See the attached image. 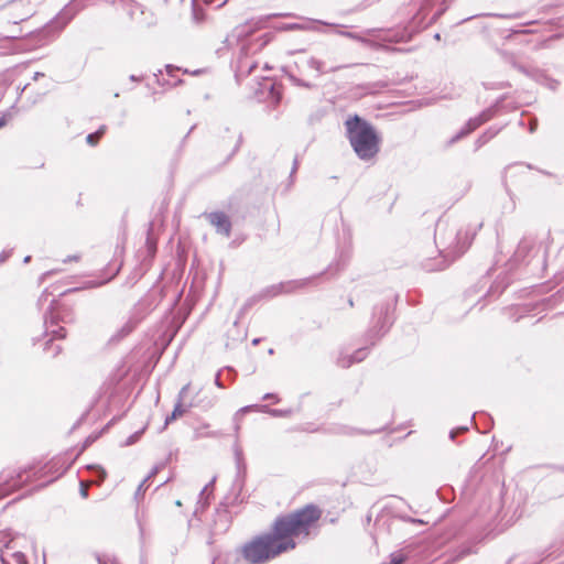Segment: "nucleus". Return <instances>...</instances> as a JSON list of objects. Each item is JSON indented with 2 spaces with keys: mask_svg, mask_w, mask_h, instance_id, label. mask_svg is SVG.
<instances>
[{
  "mask_svg": "<svg viewBox=\"0 0 564 564\" xmlns=\"http://www.w3.org/2000/svg\"><path fill=\"white\" fill-rule=\"evenodd\" d=\"M319 510L307 506L275 521L273 532L252 539L240 550L242 557L252 564L265 563L281 553L293 550L295 538L306 536L318 520Z\"/></svg>",
  "mask_w": 564,
  "mask_h": 564,
  "instance_id": "f257e3e1",
  "label": "nucleus"
},
{
  "mask_svg": "<svg viewBox=\"0 0 564 564\" xmlns=\"http://www.w3.org/2000/svg\"><path fill=\"white\" fill-rule=\"evenodd\" d=\"M348 138L361 160L372 159L379 151V138L373 128L355 116L346 121Z\"/></svg>",
  "mask_w": 564,
  "mask_h": 564,
  "instance_id": "f03ea898",
  "label": "nucleus"
},
{
  "mask_svg": "<svg viewBox=\"0 0 564 564\" xmlns=\"http://www.w3.org/2000/svg\"><path fill=\"white\" fill-rule=\"evenodd\" d=\"M250 411H259V412H264V413H268L272 416H275V417H279V416H289L291 415L292 411L291 410H280V409H270L268 405H247V406H243L241 409H239L235 416H234V420L236 422V431L239 430L240 427V421L242 419V415L245 413H248Z\"/></svg>",
  "mask_w": 564,
  "mask_h": 564,
  "instance_id": "7ed1b4c3",
  "label": "nucleus"
},
{
  "mask_svg": "<svg viewBox=\"0 0 564 564\" xmlns=\"http://www.w3.org/2000/svg\"><path fill=\"white\" fill-rule=\"evenodd\" d=\"M18 543L11 540L6 544L4 550L0 554L3 564H28L25 554L17 549Z\"/></svg>",
  "mask_w": 564,
  "mask_h": 564,
  "instance_id": "20e7f679",
  "label": "nucleus"
},
{
  "mask_svg": "<svg viewBox=\"0 0 564 564\" xmlns=\"http://www.w3.org/2000/svg\"><path fill=\"white\" fill-rule=\"evenodd\" d=\"M208 220L218 232L229 236L231 225L229 218L224 213H212L208 215Z\"/></svg>",
  "mask_w": 564,
  "mask_h": 564,
  "instance_id": "39448f33",
  "label": "nucleus"
},
{
  "mask_svg": "<svg viewBox=\"0 0 564 564\" xmlns=\"http://www.w3.org/2000/svg\"><path fill=\"white\" fill-rule=\"evenodd\" d=\"M300 70H314L317 75L323 73V62L313 56H301L295 62Z\"/></svg>",
  "mask_w": 564,
  "mask_h": 564,
  "instance_id": "423d86ee",
  "label": "nucleus"
},
{
  "mask_svg": "<svg viewBox=\"0 0 564 564\" xmlns=\"http://www.w3.org/2000/svg\"><path fill=\"white\" fill-rule=\"evenodd\" d=\"M485 121V119L482 118H474V119H470L467 123H466V127L464 129H462V131L457 134V137L455 138V140L464 137V135H467L468 133H470L471 131H474L476 128H478L482 122Z\"/></svg>",
  "mask_w": 564,
  "mask_h": 564,
  "instance_id": "0eeeda50",
  "label": "nucleus"
},
{
  "mask_svg": "<svg viewBox=\"0 0 564 564\" xmlns=\"http://www.w3.org/2000/svg\"><path fill=\"white\" fill-rule=\"evenodd\" d=\"M366 357V351L360 349L356 351L354 356L343 357L339 359V364L341 367H349L355 361H361Z\"/></svg>",
  "mask_w": 564,
  "mask_h": 564,
  "instance_id": "6e6552de",
  "label": "nucleus"
},
{
  "mask_svg": "<svg viewBox=\"0 0 564 564\" xmlns=\"http://www.w3.org/2000/svg\"><path fill=\"white\" fill-rule=\"evenodd\" d=\"M104 132L105 128H100L97 132L88 134L86 138L87 143L90 145H95Z\"/></svg>",
  "mask_w": 564,
  "mask_h": 564,
  "instance_id": "1a4fd4ad",
  "label": "nucleus"
},
{
  "mask_svg": "<svg viewBox=\"0 0 564 564\" xmlns=\"http://www.w3.org/2000/svg\"><path fill=\"white\" fill-rule=\"evenodd\" d=\"M184 409L182 408V404L178 403L175 405L171 416L166 417V424H169L171 421L175 420L177 416L182 415L184 413Z\"/></svg>",
  "mask_w": 564,
  "mask_h": 564,
  "instance_id": "9d476101",
  "label": "nucleus"
},
{
  "mask_svg": "<svg viewBox=\"0 0 564 564\" xmlns=\"http://www.w3.org/2000/svg\"><path fill=\"white\" fill-rule=\"evenodd\" d=\"M11 118H12L11 112L3 113L0 117V129L3 128Z\"/></svg>",
  "mask_w": 564,
  "mask_h": 564,
  "instance_id": "9b49d317",
  "label": "nucleus"
},
{
  "mask_svg": "<svg viewBox=\"0 0 564 564\" xmlns=\"http://www.w3.org/2000/svg\"><path fill=\"white\" fill-rule=\"evenodd\" d=\"M228 0H205L207 4H215L216 8L223 7Z\"/></svg>",
  "mask_w": 564,
  "mask_h": 564,
  "instance_id": "f8f14e48",
  "label": "nucleus"
},
{
  "mask_svg": "<svg viewBox=\"0 0 564 564\" xmlns=\"http://www.w3.org/2000/svg\"><path fill=\"white\" fill-rule=\"evenodd\" d=\"M52 335L54 337H57V338H64L65 337V332L62 327H59L58 329H52L51 330Z\"/></svg>",
  "mask_w": 564,
  "mask_h": 564,
  "instance_id": "ddd939ff",
  "label": "nucleus"
},
{
  "mask_svg": "<svg viewBox=\"0 0 564 564\" xmlns=\"http://www.w3.org/2000/svg\"><path fill=\"white\" fill-rule=\"evenodd\" d=\"M155 473H156V470H153V471L149 475V477H148V478H145V479H144L140 485H139L138 491L143 490L144 485H145V482L148 481V479H149L150 477H152Z\"/></svg>",
  "mask_w": 564,
  "mask_h": 564,
  "instance_id": "4468645a",
  "label": "nucleus"
},
{
  "mask_svg": "<svg viewBox=\"0 0 564 564\" xmlns=\"http://www.w3.org/2000/svg\"><path fill=\"white\" fill-rule=\"evenodd\" d=\"M263 399L264 400L272 399L274 402H279V398L275 394H272V393L264 394Z\"/></svg>",
  "mask_w": 564,
  "mask_h": 564,
  "instance_id": "2eb2a0df",
  "label": "nucleus"
},
{
  "mask_svg": "<svg viewBox=\"0 0 564 564\" xmlns=\"http://www.w3.org/2000/svg\"><path fill=\"white\" fill-rule=\"evenodd\" d=\"M245 28L246 26H239V28L236 29V32H237L238 36L247 34V32L245 31Z\"/></svg>",
  "mask_w": 564,
  "mask_h": 564,
  "instance_id": "dca6fc26",
  "label": "nucleus"
},
{
  "mask_svg": "<svg viewBox=\"0 0 564 564\" xmlns=\"http://www.w3.org/2000/svg\"><path fill=\"white\" fill-rule=\"evenodd\" d=\"M80 495L82 497L86 498L88 492H87V488L84 486V484L82 482V489H80Z\"/></svg>",
  "mask_w": 564,
  "mask_h": 564,
  "instance_id": "f3484780",
  "label": "nucleus"
},
{
  "mask_svg": "<svg viewBox=\"0 0 564 564\" xmlns=\"http://www.w3.org/2000/svg\"><path fill=\"white\" fill-rule=\"evenodd\" d=\"M466 249V246H462L457 251H456V256H459L462 254Z\"/></svg>",
  "mask_w": 564,
  "mask_h": 564,
  "instance_id": "a211bd4d",
  "label": "nucleus"
},
{
  "mask_svg": "<svg viewBox=\"0 0 564 564\" xmlns=\"http://www.w3.org/2000/svg\"><path fill=\"white\" fill-rule=\"evenodd\" d=\"M186 390H187V386H186V387H184V388H182V390H181V392H180V398H181V399H183L184 393H185V391H186Z\"/></svg>",
  "mask_w": 564,
  "mask_h": 564,
  "instance_id": "6ab92c4d",
  "label": "nucleus"
},
{
  "mask_svg": "<svg viewBox=\"0 0 564 564\" xmlns=\"http://www.w3.org/2000/svg\"><path fill=\"white\" fill-rule=\"evenodd\" d=\"M30 260H31V257H30V256H26V257L24 258V263H28Z\"/></svg>",
  "mask_w": 564,
  "mask_h": 564,
  "instance_id": "aec40b11",
  "label": "nucleus"
},
{
  "mask_svg": "<svg viewBox=\"0 0 564 564\" xmlns=\"http://www.w3.org/2000/svg\"><path fill=\"white\" fill-rule=\"evenodd\" d=\"M40 76H43V75H42V74H40V73H35V74H34V79H37Z\"/></svg>",
  "mask_w": 564,
  "mask_h": 564,
  "instance_id": "412c9836",
  "label": "nucleus"
},
{
  "mask_svg": "<svg viewBox=\"0 0 564 564\" xmlns=\"http://www.w3.org/2000/svg\"><path fill=\"white\" fill-rule=\"evenodd\" d=\"M166 69H167V72H169V73H171V72H172V69H173V67H172L171 65H167V66H166Z\"/></svg>",
  "mask_w": 564,
  "mask_h": 564,
  "instance_id": "4be33fe9",
  "label": "nucleus"
},
{
  "mask_svg": "<svg viewBox=\"0 0 564 564\" xmlns=\"http://www.w3.org/2000/svg\"><path fill=\"white\" fill-rule=\"evenodd\" d=\"M105 476H106V473H105L104 470H101V476H100V478H101V479H104V478H105Z\"/></svg>",
  "mask_w": 564,
  "mask_h": 564,
  "instance_id": "5701e85b",
  "label": "nucleus"
},
{
  "mask_svg": "<svg viewBox=\"0 0 564 564\" xmlns=\"http://www.w3.org/2000/svg\"><path fill=\"white\" fill-rule=\"evenodd\" d=\"M131 80H139L134 75L130 77Z\"/></svg>",
  "mask_w": 564,
  "mask_h": 564,
  "instance_id": "b1692460",
  "label": "nucleus"
},
{
  "mask_svg": "<svg viewBox=\"0 0 564 564\" xmlns=\"http://www.w3.org/2000/svg\"><path fill=\"white\" fill-rule=\"evenodd\" d=\"M253 29H259V23H256Z\"/></svg>",
  "mask_w": 564,
  "mask_h": 564,
  "instance_id": "393cba45",
  "label": "nucleus"
}]
</instances>
